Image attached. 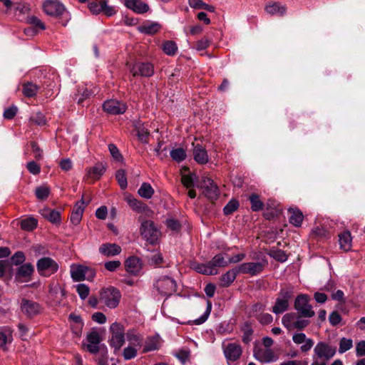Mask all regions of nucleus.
I'll return each mask as SVG.
<instances>
[{"label":"nucleus","mask_w":365,"mask_h":365,"mask_svg":"<svg viewBox=\"0 0 365 365\" xmlns=\"http://www.w3.org/2000/svg\"><path fill=\"white\" fill-rule=\"evenodd\" d=\"M335 354V347L326 342L319 341L314 347L311 365H327Z\"/></svg>","instance_id":"1"},{"label":"nucleus","mask_w":365,"mask_h":365,"mask_svg":"<svg viewBox=\"0 0 365 365\" xmlns=\"http://www.w3.org/2000/svg\"><path fill=\"white\" fill-rule=\"evenodd\" d=\"M227 260L222 254L216 255L213 258L205 264H196L193 265V269L198 273L207 275H215L217 274V267H224L227 266Z\"/></svg>","instance_id":"2"},{"label":"nucleus","mask_w":365,"mask_h":365,"mask_svg":"<svg viewBox=\"0 0 365 365\" xmlns=\"http://www.w3.org/2000/svg\"><path fill=\"white\" fill-rule=\"evenodd\" d=\"M121 293L114 287L103 288L100 291L99 301L109 309H114L119 304Z\"/></svg>","instance_id":"3"},{"label":"nucleus","mask_w":365,"mask_h":365,"mask_svg":"<svg viewBox=\"0 0 365 365\" xmlns=\"http://www.w3.org/2000/svg\"><path fill=\"white\" fill-rule=\"evenodd\" d=\"M155 288L162 296L169 297L176 292V281L170 276H160L154 284Z\"/></svg>","instance_id":"4"},{"label":"nucleus","mask_w":365,"mask_h":365,"mask_svg":"<svg viewBox=\"0 0 365 365\" xmlns=\"http://www.w3.org/2000/svg\"><path fill=\"white\" fill-rule=\"evenodd\" d=\"M282 324L288 330H302L309 324V321L302 319L296 313L290 312L282 317Z\"/></svg>","instance_id":"5"},{"label":"nucleus","mask_w":365,"mask_h":365,"mask_svg":"<svg viewBox=\"0 0 365 365\" xmlns=\"http://www.w3.org/2000/svg\"><path fill=\"white\" fill-rule=\"evenodd\" d=\"M111 336L110 345L115 350H119L125 342V329L123 324L118 322L113 323L110 327Z\"/></svg>","instance_id":"6"},{"label":"nucleus","mask_w":365,"mask_h":365,"mask_svg":"<svg viewBox=\"0 0 365 365\" xmlns=\"http://www.w3.org/2000/svg\"><path fill=\"white\" fill-rule=\"evenodd\" d=\"M253 355L255 359L263 364L273 363L279 359L278 354L273 349L268 347H262V345L255 347Z\"/></svg>","instance_id":"7"},{"label":"nucleus","mask_w":365,"mask_h":365,"mask_svg":"<svg viewBox=\"0 0 365 365\" xmlns=\"http://www.w3.org/2000/svg\"><path fill=\"white\" fill-rule=\"evenodd\" d=\"M292 296V291L290 289H282L276 299L275 304L272 307V312L275 314H280L288 310L289 300Z\"/></svg>","instance_id":"8"},{"label":"nucleus","mask_w":365,"mask_h":365,"mask_svg":"<svg viewBox=\"0 0 365 365\" xmlns=\"http://www.w3.org/2000/svg\"><path fill=\"white\" fill-rule=\"evenodd\" d=\"M140 234L146 241L155 244L160 236V231L151 220H145L141 223Z\"/></svg>","instance_id":"9"},{"label":"nucleus","mask_w":365,"mask_h":365,"mask_svg":"<svg viewBox=\"0 0 365 365\" xmlns=\"http://www.w3.org/2000/svg\"><path fill=\"white\" fill-rule=\"evenodd\" d=\"M309 302V297L307 294H300L297 296L294 302L295 309L301 316L307 318H311L315 314Z\"/></svg>","instance_id":"10"},{"label":"nucleus","mask_w":365,"mask_h":365,"mask_svg":"<svg viewBox=\"0 0 365 365\" xmlns=\"http://www.w3.org/2000/svg\"><path fill=\"white\" fill-rule=\"evenodd\" d=\"M36 267L39 274L43 277L51 276L58 269V264L50 257H42L38 259Z\"/></svg>","instance_id":"11"},{"label":"nucleus","mask_w":365,"mask_h":365,"mask_svg":"<svg viewBox=\"0 0 365 365\" xmlns=\"http://www.w3.org/2000/svg\"><path fill=\"white\" fill-rule=\"evenodd\" d=\"M70 273L74 281H83L86 279H90L95 276V273L90 270L88 267L81 264H72Z\"/></svg>","instance_id":"12"},{"label":"nucleus","mask_w":365,"mask_h":365,"mask_svg":"<svg viewBox=\"0 0 365 365\" xmlns=\"http://www.w3.org/2000/svg\"><path fill=\"white\" fill-rule=\"evenodd\" d=\"M103 108L108 114L120 115L126 111L127 106L122 101L115 99H110L103 103Z\"/></svg>","instance_id":"13"},{"label":"nucleus","mask_w":365,"mask_h":365,"mask_svg":"<svg viewBox=\"0 0 365 365\" xmlns=\"http://www.w3.org/2000/svg\"><path fill=\"white\" fill-rule=\"evenodd\" d=\"M20 309L21 312L29 318L40 314L42 309L38 303L26 299H21Z\"/></svg>","instance_id":"14"},{"label":"nucleus","mask_w":365,"mask_h":365,"mask_svg":"<svg viewBox=\"0 0 365 365\" xmlns=\"http://www.w3.org/2000/svg\"><path fill=\"white\" fill-rule=\"evenodd\" d=\"M130 71L133 76L150 77L154 73V68L150 63L138 62L130 67Z\"/></svg>","instance_id":"15"},{"label":"nucleus","mask_w":365,"mask_h":365,"mask_svg":"<svg viewBox=\"0 0 365 365\" xmlns=\"http://www.w3.org/2000/svg\"><path fill=\"white\" fill-rule=\"evenodd\" d=\"M201 187L203 188V193L206 197L213 200H216L220 194L218 187L210 178H203L201 182Z\"/></svg>","instance_id":"16"},{"label":"nucleus","mask_w":365,"mask_h":365,"mask_svg":"<svg viewBox=\"0 0 365 365\" xmlns=\"http://www.w3.org/2000/svg\"><path fill=\"white\" fill-rule=\"evenodd\" d=\"M43 9L50 16H59L65 11V6L58 0H43Z\"/></svg>","instance_id":"17"},{"label":"nucleus","mask_w":365,"mask_h":365,"mask_svg":"<svg viewBox=\"0 0 365 365\" xmlns=\"http://www.w3.org/2000/svg\"><path fill=\"white\" fill-rule=\"evenodd\" d=\"M264 267V263L261 262H245L238 267V272L242 274H248L251 276L257 275Z\"/></svg>","instance_id":"18"},{"label":"nucleus","mask_w":365,"mask_h":365,"mask_svg":"<svg viewBox=\"0 0 365 365\" xmlns=\"http://www.w3.org/2000/svg\"><path fill=\"white\" fill-rule=\"evenodd\" d=\"M223 351L228 361H235L241 356L242 348L236 343H230L227 345H223Z\"/></svg>","instance_id":"19"},{"label":"nucleus","mask_w":365,"mask_h":365,"mask_svg":"<svg viewBox=\"0 0 365 365\" xmlns=\"http://www.w3.org/2000/svg\"><path fill=\"white\" fill-rule=\"evenodd\" d=\"M142 267V262L137 257H130L125 261V270L132 275H138L141 272Z\"/></svg>","instance_id":"20"},{"label":"nucleus","mask_w":365,"mask_h":365,"mask_svg":"<svg viewBox=\"0 0 365 365\" xmlns=\"http://www.w3.org/2000/svg\"><path fill=\"white\" fill-rule=\"evenodd\" d=\"M121 250L118 245L109 242L102 244L98 248L99 253L107 257L116 256L121 252Z\"/></svg>","instance_id":"21"},{"label":"nucleus","mask_w":365,"mask_h":365,"mask_svg":"<svg viewBox=\"0 0 365 365\" xmlns=\"http://www.w3.org/2000/svg\"><path fill=\"white\" fill-rule=\"evenodd\" d=\"M193 146V158L199 164H206L209 161V156L206 149L200 144H192Z\"/></svg>","instance_id":"22"},{"label":"nucleus","mask_w":365,"mask_h":365,"mask_svg":"<svg viewBox=\"0 0 365 365\" xmlns=\"http://www.w3.org/2000/svg\"><path fill=\"white\" fill-rule=\"evenodd\" d=\"M13 329L9 326L0 327V349L6 351L7 344H11L13 341Z\"/></svg>","instance_id":"23"},{"label":"nucleus","mask_w":365,"mask_h":365,"mask_svg":"<svg viewBox=\"0 0 365 365\" xmlns=\"http://www.w3.org/2000/svg\"><path fill=\"white\" fill-rule=\"evenodd\" d=\"M124 5L136 14H143L149 10V6L141 0H124Z\"/></svg>","instance_id":"24"},{"label":"nucleus","mask_w":365,"mask_h":365,"mask_svg":"<svg viewBox=\"0 0 365 365\" xmlns=\"http://www.w3.org/2000/svg\"><path fill=\"white\" fill-rule=\"evenodd\" d=\"M84 322L82 318L78 315L70 314V329L74 336L79 337L82 334Z\"/></svg>","instance_id":"25"},{"label":"nucleus","mask_w":365,"mask_h":365,"mask_svg":"<svg viewBox=\"0 0 365 365\" xmlns=\"http://www.w3.org/2000/svg\"><path fill=\"white\" fill-rule=\"evenodd\" d=\"M87 350L91 354H97L100 350V336L96 331L91 332L87 336Z\"/></svg>","instance_id":"26"},{"label":"nucleus","mask_w":365,"mask_h":365,"mask_svg":"<svg viewBox=\"0 0 365 365\" xmlns=\"http://www.w3.org/2000/svg\"><path fill=\"white\" fill-rule=\"evenodd\" d=\"M105 171V164L103 163H98L87 170V179L92 181L97 180L103 175Z\"/></svg>","instance_id":"27"},{"label":"nucleus","mask_w":365,"mask_h":365,"mask_svg":"<svg viewBox=\"0 0 365 365\" xmlns=\"http://www.w3.org/2000/svg\"><path fill=\"white\" fill-rule=\"evenodd\" d=\"M34 270V267L30 263L24 264L18 269L16 278L19 282L28 281Z\"/></svg>","instance_id":"28"},{"label":"nucleus","mask_w":365,"mask_h":365,"mask_svg":"<svg viewBox=\"0 0 365 365\" xmlns=\"http://www.w3.org/2000/svg\"><path fill=\"white\" fill-rule=\"evenodd\" d=\"M125 200L132 210L137 212L143 213L148 210V206L145 204L135 198L131 195H126Z\"/></svg>","instance_id":"29"},{"label":"nucleus","mask_w":365,"mask_h":365,"mask_svg":"<svg viewBox=\"0 0 365 365\" xmlns=\"http://www.w3.org/2000/svg\"><path fill=\"white\" fill-rule=\"evenodd\" d=\"M85 202L83 200L77 202L75 205L74 210L72 212L70 220L74 225L78 224L82 218L83 213L85 208Z\"/></svg>","instance_id":"30"},{"label":"nucleus","mask_w":365,"mask_h":365,"mask_svg":"<svg viewBox=\"0 0 365 365\" xmlns=\"http://www.w3.org/2000/svg\"><path fill=\"white\" fill-rule=\"evenodd\" d=\"M126 339L131 346L140 347L143 344V337L135 329H129L125 334Z\"/></svg>","instance_id":"31"},{"label":"nucleus","mask_w":365,"mask_h":365,"mask_svg":"<svg viewBox=\"0 0 365 365\" xmlns=\"http://www.w3.org/2000/svg\"><path fill=\"white\" fill-rule=\"evenodd\" d=\"M339 246L345 252L349 251L352 246V237L349 231H344L339 235Z\"/></svg>","instance_id":"32"},{"label":"nucleus","mask_w":365,"mask_h":365,"mask_svg":"<svg viewBox=\"0 0 365 365\" xmlns=\"http://www.w3.org/2000/svg\"><path fill=\"white\" fill-rule=\"evenodd\" d=\"M238 269H233L225 273L220 278V285L223 287H229L235 281Z\"/></svg>","instance_id":"33"},{"label":"nucleus","mask_w":365,"mask_h":365,"mask_svg":"<svg viewBox=\"0 0 365 365\" xmlns=\"http://www.w3.org/2000/svg\"><path fill=\"white\" fill-rule=\"evenodd\" d=\"M289 212L290 213L289 222L295 227H300L304 218L302 212L298 209L293 208H290Z\"/></svg>","instance_id":"34"},{"label":"nucleus","mask_w":365,"mask_h":365,"mask_svg":"<svg viewBox=\"0 0 365 365\" xmlns=\"http://www.w3.org/2000/svg\"><path fill=\"white\" fill-rule=\"evenodd\" d=\"M137 135L140 141L143 143H147L150 132L143 123L138 122L135 124Z\"/></svg>","instance_id":"35"},{"label":"nucleus","mask_w":365,"mask_h":365,"mask_svg":"<svg viewBox=\"0 0 365 365\" xmlns=\"http://www.w3.org/2000/svg\"><path fill=\"white\" fill-rule=\"evenodd\" d=\"M92 92L89 91L85 85L78 86L77 93L75 94V100L78 104L81 103L85 99L89 98Z\"/></svg>","instance_id":"36"},{"label":"nucleus","mask_w":365,"mask_h":365,"mask_svg":"<svg viewBox=\"0 0 365 365\" xmlns=\"http://www.w3.org/2000/svg\"><path fill=\"white\" fill-rule=\"evenodd\" d=\"M41 215L52 223H57L60 221V213L57 211L44 208L41 210Z\"/></svg>","instance_id":"37"},{"label":"nucleus","mask_w":365,"mask_h":365,"mask_svg":"<svg viewBox=\"0 0 365 365\" xmlns=\"http://www.w3.org/2000/svg\"><path fill=\"white\" fill-rule=\"evenodd\" d=\"M189 6L195 9H204L210 12H215V9L213 6L209 5L202 0H188Z\"/></svg>","instance_id":"38"},{"label":"nucleus","mask_w":365,"mask_h":365,"mask_svg":"<svg viewBox=\"0 0 365 365\" xmlns=\"http://www.w3.org/2000/svg\"><path fill=\"white\" fill-rule=\"evenodd\" d=\"M138 193L140 197L145 199H150L154 194V190L150 184L143 182L138 189Z\"/></svg>","instance_id":"39"},{"label":"nucleus","mask_w":365,"mask_h":365,"mask_svg":"<svg viewBox=\"0 0 365 365\" xmlns=\"http://www.w3.org/2000/svg\"><path fill=\"white\" fill-rule=\"evenodd\" d=\"M103 6H105L104 0L93 1L89 2L88 8L93 15H98L102 12Z\"/></svg>","instance_id":"40"},{"label":"nucleus","mask_w":365,"mask_h":365,"mask_svg":"<svg viewBox=\"0 0 365 365\" xmlns=\"http://www.w3.org/2000/svg\"><path fill=\"white\" fill-rule=\"evenodd\" d=\"M38 88L39 87L37 85L28 82L23 86V93L26 97L31 98L36 95Z\"/></svg>","instance_id":"41"},{"label":"nucleus","mask_w":365,"mask_h":365,"mask_svg":"<svg viewBox=\"0 0 365 365\" xmlns=\"http://www.w3.org/2000/svg\"><path fill=\"white\" fill-rule=\"evenodd\" d=\"M172 159L178 163L183 161L186 158V152L183 148H174L170 151Z\"/></svg>","instance_id":"42"},{"label":"nucleus","mask_w":365,"mask_h":365,"mask_svg":"<svg viewBox=\"0 0 365 365\" xmlns=\"http://www.w3.org/2000/svg\"><path fill=\"white\" fill-rule=\"evenodd\" d=\"M353 347V341L351 339L342 337L339 341V354H344L346 351L350 350Z\"/></svg>","instance_id":"43"},{"label":"nucleus","mask_w":365,"mask_h":365,"mask_svg":"<svg viewBox=\"0 0 365 365\" xmlns=\"http://www.w3.org/2000/svg\"><path fill=\"white\" fill-rule=\"evenodd\" d=\"M266 11L270 14H279L283 15L286 11V8L284 6H280L277 3L269 4L265 8Z\"/></svg>","instance_id":"44"},{"label":"nucleus","mask_w":365,"mask_h":365,"mask_svg":"<svg viewBox=\"0 0 365 365\" xmlns=\"http://www.w3.org/2000/svg\"><path fill=\"white\" fill-rule=\"evenodd\" d=\"M160 29V26L158 23H152L149 24H144L139 27V31L146 34H155Z\"/></svg>","instance_id":"45"},{"label":"nucleus","mask_w":365,"mask_h":365,"mask_svg":"<svg viewBox=\"0 0 365 365\" xmlns=\"http://www.w3.org/2000/svg\"><path fill=\"white\" fill-rule=\"evenodd\" d=\"M249 200L251 203V209L252 211L257 212L262 210L264 204L260 200L259 195L256 194H252L250 196Z\"/></svg>","instance_id":"46"},{"label":"nucleus","mask_w":365,"mask_h":365,"mask_svg":"<svg viewBox=\"0 0 365 365\" xmlns=\"http://www.w3.org/2000/svg\"><path fill=\"white\" fill-rule=\"evenodd\" d=\"M164 53L168 56H173L178 51V46L174 41H167L162 46Z\"/></svg>","instance_id":"47"},{"label":"nucleus","mask_w":365,"mask_h":365,"mask_svg":"<svg viewBox=\"0 0 365 365\" xmlns=\"http://www.w3.org/2000/svg\"><path fill=\"white\" fill-rule=\"evenodd\" d=\"M37 226V220L34 217L26 218L21 222V227L26 231H31Z\"/></svg>","instance_id":"48"},{"label":"nucleus","mask_w":365,"mask_h":365,"mask_svg":"<svg viewBox=\"0 0 365 365\" xmlns=\"http://www.w3.org/2000/svg\"><path fill=\"white\" fill-rule=\"evenodd\" d=\"M78 294L80 298L83 300L86 299L90 293V288L85 284H78L73 287Z\"/></svg>","instance_id":"49"},{"label":"nucleus","mask_w":365,"mask_h":365,"mask_svg":"<svg viewBox=\"0 0 365 365\" xmlns=\"http://www.w3.org/2000/svg\"><path fill=\"white\" fill-rule=\"evenodd\" d=\"M197 179V175L195 173H190L188 175H183L181 180L184 186L190 188L195 186V182Z\"/></svg>","instance_id":"50"},{"label":"nucleus","mask_w":365,"mask_h":365,"mask_svg":"<svg viewBox=\"0 0 365 365\" xmlns=\"http://www.w3.org/2000/svg\"><path fill=\"white\" fill-rule=\"evenodd\" d=\"M212 310V303L210 301H207V308L203 314H202L199 318L194 320V324L196 325H200L203 324L208 318Z\"/></svg>","instance_id":"51"},{"label":"nucleus","mask_w":365,"mask_h":365,"mask_svg":"<svg viewBox=\"0 0 365 365\" xmlns=\"http://www.w3.org/2000/svg\"><path fill=\"white\" fill-rule=\"evenodd\" d=\"M30 120L33 123H35L36 125H40V126H42V125H44L46 124V119L45 118V115L41 112L34 113L31 116Z\"/></svg>","instance_id":"52"},{"label":"nucleus","mask_w":365,"mask_h":365,"mask_svg":"<svg viewBox=\"0 0 365 365\" xmlns=\"http://www.w3.org/2000/svg\"><path fill=\"white\" fill-rule=\"evenodd\" d=\"M269 256L281 262H284L287 259V254L281 250H272L269 252Z\"/></svg>","instance_id":"53"},{"label":"nucleus","mask_w":365,"mask_h":365,"mask_svg":"<svg viewBox=\"0 0 365 365\" xmlns=\"http://www.w3.org/2000/svg\"><path fill=\"white\" fill-rule=\"evenodd\" d=\"M239 207V202L236 200H231L224 207L223 212L225 215H228L234 212Z\"/></svg>","instance_id":"54"},{"label":"nucleus","mask_w":365,"mask_h":365,"mask_svg":"<svg viewBox=\"0 0 365 365\" xmlns=\"http://www.w3.org/2000/svg\"><path fill=\"white\" fill-rule=\"evenodd\" d=\"M115 178L121 189L124 190L127 187L128 182L125 176V171L123 170H119L115 174Z\"/></svg>","instance_id":"55"},{"label":"nucleus","mask_w":365,"mask_h":365,"mask_svg":"<svg viewBox=\"0 0 365 365\" xmlns=\"http://www.w3.org/2000/svg\"><path fill=\"white\" fill-rule=\"evenodd\" d=\"M50 193V190L46 186H40L36 187L35 194L38 200H44L48 197Z\"/></svg>","instance_id":"56"},{"label":"nucleus","mask_w":365,"mask_h":365,"mask_svg":"<svg viewBox=\"0 0 365 365\" xmlns=\"http://www.w3.org/2000/svg\"><path fill=\"white\" fill-rule=\"evenodd\" d=\"M26 21L28 24L35 26L37 29L41 30H44L46 29L44 24L35 16H28Z\"/></svg>","instance_id":"57"},{"label":"nucleus","mask_w":365,"mask_h":365,"mask_svg":"<svg viewBox=\"0 0 365 365\" xmlns=\"http://www.w3.org/2000/svg\"><path fill=\"white\" fill-rule=\"evenodd\" d=\"M137 355L136 346H128L123 350V357L125 360L133 359Z\"/></svg>","instance_id":"58"},{"label":"nucleus","mask_w":365,"mask_h":365,"mask_svg":"<svg viewBox=\"0 0 365 365\" xmlns=\"http://www.w3.org/2000/svg\"><path fill=\"white\" fill-rule=\"evenodd\" d=\"M264 305L261 303H256L253 304L249 311L250 316L256 318V315H259L262 313L264 310Z\"/></svg>","instance_id":"59"},{"label":"nucleus","mask_w":365,"mask_h":365,"mask_svg":"<svg viewBox=\"0 0 365 365\" xmlns=\"http://www.w3.org/2000/svg\"><path fill=\"white\" fill-rule=\"evenodd\" d=\"M256 319L263 325L269 324L273 321L272 316L268 313H261L259 315H256Z\"/></svg>","instance_id":"60"},{"label":"nucleus","mask_w":365,"mask_h":365,"mask_svg":"<svg viewBox=\"0 0 365 365\" xmlns=\"http://www.w3.org/2000/svg\"><path fill=\"white\" fill-rule=\"evenodd\" d=\"M313 234L316 236L329 238L330 237L329 231L324 227H317L312 230Z\"/></svg>","instance_id":"61"},{"label":"nucleus","mask_w":365,"mask_h":365,"mask_svg":"<svg viewBox=\"0 0 365 365\" xmlns=\"http://www.w3.org/2000/svg\"><path fill=\"white\" fill-rule=\"evenodd\" d=\"M11 263L14 265H19L25 261V255L22 252H16L11 257Z\"/></svg>","instance_id":"62"},{"label":"nucleus","mask_w":365,"mask_h":365,"mask_svg":"<svg viewBox=\"0 0 365 365\" xmlns=\"http://www.w3.org/2000/svg\"><path fill=\"white\" fill-rule=\"evenodd\" d=\"M120 265L121 263L118 260L108 261L104 264L105 268L110 272H115L120 267Z\"/></svg>","instance_id":"63"},{"label":"nucleus","mask_w":365,"mask_h":365,"mask_svg":"<svg viewBox=\"0 0 365 365\" xmlns=\"http://www.w3.org/2000/svg\"><path fill=\"white\" fill-rule=\"evenodd\" d=\"M210 44V41L207 38H202L198 40L195 43V48L197 51H203L206 49Z\"/></svg>","instance_id":"64"}]
</instances>
